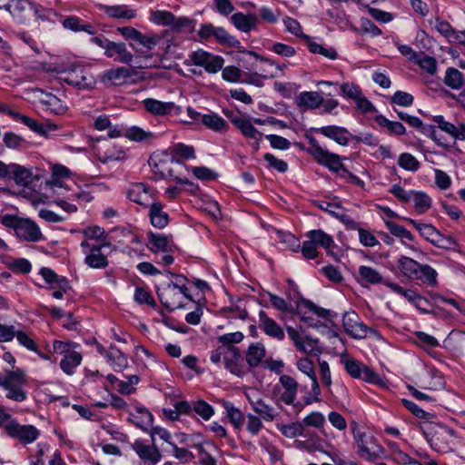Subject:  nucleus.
Masks as SVG:
<instances>
[{"label":"nucleus","mask_w":465,"mask_h":465,"mask_svg":"<svg viewBox=\"0 0 465 465\" xmlns=\"http://www.w3.org/2000/svg\"><path fill=\"white\" fill-rule=\"evenodd\" d=\"M370 441L365 440V438H359L357 440L358 454L367 460H374L383 452L381 445L372 441L373 438H368Z\"/></svg>","instance_id":"15"},{"label":"nucleus","mask_w":465,"mask_h":465,"mask_svg":"<svg viewBox=\"0 0 465 465\" xmlns=\"http://www.w3.org/2000/svg\"><path fill=\"white\" fill-rule=\"evenodd\" d=\"M104 11L110 17L114 18L131 19L135 16V12L126 5L105 6Z\"/></svg>","instance_id":"41"},{"label":"nucleus","mask_w":465,"mask_h":465,"mask_svg":"<svg viewBox=\"0 0 465 465\" xmlns=\"http://www.w3.org/2000/svg\"><path fill=\"white\" fill-rule=\"evenodd\" d=\"M193 173L198 179H201L203 181H213L215 180L218 176V174L215 172L204 166L193 167Z\"/></svg>","instance_id":"64"},{"label":"nucleus","mask_w":465,"mask_h":465,"mask_svg":"<svg viewBox=\"0 0 465 465\" xmlns=\"http://www.w3.org/2000/svg\"><path fill=\"white\" fill-rule=\"evenodd\" d=\"M27 377L22 369L5 370L0 372V387L5 391V397L16 402H22L27 398L24 387Z\"/></svg>","instance_id":"1"},{"label":"nucleus","mask_w":465,"mask_h":465,"mask_svg":"<svg viewBox=\"0 0 465 465\" xmlns=\"http://www.w3.org/2000/svg\"><path fill=\"white\" fill-rule=\"evenodd\" d=\"M308 41V47L310 52L313 54H319L326 58L334 60L337 58V52L332 47H325L314 41H312L311 38Z\"/></svg>","instance_id":"42"},{"label":"nucleus","mask_w":465,"mask_h":465,"mask_svg":"<svg viewBox=\"0 0 465 465\" xmlns=\"http://www.w3.org/2000/svg\"><path fill=\"white\" fill-rule=\"evenodd\" d=\"M232 24L241 32L249 33L256 29L259 22L258 17L253 14L234 13L230 18Z\"/></svg>","instance_id":"14"},{"label":"nucleus","mask_w":465,"mask_h":465,"mask_svg":"<svg viewBox=\"0 0 465 465\" xmlns=\"http://www.w3.org/2000/svg\"><path fill=\"white\" fill-rule=\"evenodd\" d=\"M279 381L284 389V391L281 395V400L288 405L292 404L297 395L298 382L295 379L286 374L281 375Z\"/></svg>","instance_id":"20"},{"label":"nucleus","mask_w":465,"mask_h":465,"mask_svg":"<svg viewBox=\"0 0 465 465\" xmlns=\"http://www.w3.org/2000/svg\"><path fill=\"white\" fill-rule=\"evenodd\" d=\"M222 69V75L223 80L231 83H237L241 81L242 72L240 68L230 65Z\"/></svg>","instance_id":"59"},{"label":"nucleus","mask_w":465,"mask_h":465,"mask_svg":"<svg viewBox=\"0 0 465 465\" xmlns=\"http://www.w3.org/2000/svg\"><path fill=\"white\" fill-rule=\"evenodd\" d=\"M193 409L204 420H209L213 414V407L203 400H199L194 402Z\"/></svg>","instance_id":"58"},{"label":"nucleus","mask_w":465,"mask_h":465,"mask_svg":"<svg viewBox=\"0 0 465 465\" xmlns=\"http://www.w3.org/2000/svg\"><path fill=\"white\" fill-rule=\"evenodd\" d=\"M435 451L445 454L452 450V447L445 441V438H425Z\"/></svg>","instance_id":"54"},{"label":"nucleus","mask_w":465,"mask_h":465,"mask_svg":"<svg viewBox=\"0 0 465 465\" xmlns=\"http://www.w3.org/2000/svg\"><path fill=\"white\" fill-rule=\"evenodd\" d=\"M259 319L260 327L267 335L278 340H282L284 338V331L282 327L274 320L268 317L263 311L259 312Z\"/></svg>","instance_id":"21"},{"label":"nucleus","mask_w":465,"mask_h":465,"mask_svg":"<svg viewBox=\"0 0 465 465\" xmlns=\"http://www.w3.org/2000/svg\"><path fill=\"white\" fill-rule=\"evenodd\" d=\"M106 359L115 371H122L128 366V359L126 355H124L115 346H110Z\"/></svg>","instance_id":"28"},{"label":"nucleus","mask_w":465,"mask_h":465,"mask_svg":"<svg viewBox=\"0 0 465 465\" xmlns=\"http://www.w3.org/2000/svg\"><path fill=\"white\" fill-rule=\"evenodd\" d=\"M59 79L79 89H92L95 80L89 71L82 65L74 64L59 73Z\"/></svg>","instance_id":"4"},{"label":"nucleus","mask_w":465,"mask_h":465,"mask_svg":"<svg viewBox=\"0 0 465 465\" xmlns=\"http://www.w3.org/2000/svg\"><path fill=\"white\" fill-rule=\"evenodd\" d=\"M81 361V353L74 351L64 356L60 361V368L65 374L73 375L75 368L80 365Z\"/></svg>","instance_id":"32"},{"label":"nucleus","mask_w":465,"mask_h":465,"mask_svg":"<svg viewBox=\"0 0 465 465\" xmlns=\"http://www.w3.org/2000/svg\"><path fill=\"white\" fill-rule=\"evenodd\" d=\"M283 24L286 27V30L288 32H290L291 34H292L296 36L304 38L306 40H310V36H308L307 35H304L302 33V29L300 23L297 20H295L294 18L286 16L283 19Z\"/></svg>","instance_id":"51"},{"label":"nucleus","mask_w":465,"mask_h":465,"mask_svg":"<svg viewBox=\"0 0 465 465\" xmlns=\"http://www.w3.org/2000/svg\"><path fill=\"white\" fill-rule=\"evenodd\" d=\"M277 235L280 241L286 243L292 251L298 252L301 248L299 240L293 234L278 231Z\"/></svg>","instance_id":"61"},{"label":"nucleus","mask_w":465,"mask_h":465,"mask_svg":"<svg viewBox=\"0 0 465 465\" xmlns=\"http://www.w3.org/2000/svg\"><path fill=\"white\" fill-rule=\"evenodd\" d=\"M269 299L272 305L278 311L284 312V313H298L301 314L302 309H301V302L300 300L296 302V306H292V304L287 303V302L273 293L269 292Z\"/></svg>","instance_id":"29"},{"label":"nucleus","mask_w":465,"mask_h":465,"mask_svg":"<svg viewBox=\"0 0 465 465\" xmlns=\"http://www.w3.org/2000/svg\"><path fill=\"white\" fill-rule=\"evenodd\" d=\"M33 5L29 0H12L10 15L20 22H23Z\"/></svg>","instance_id":"35"},{"label":"nucleus","mask_w":465,"mask_h":465,"mask_svg":"<svg viewBox=\"0 0 465 465\" xmlns=\"http://www.w3.org/2000/svg\"><path fill=\"white\" fill-rule=\"evenodd\" d=\"M299 371L306 374L311 380L317 378L312 361L308 358L301 359L297 361Z\"/></svg>","instance_id":"63"},{"label":"nucleus","mask_w":465,"mask_h":465,"mask_svg":"<svg viewBox=\"0 0 465 465\" xmlns=\"http://www.w3.org/2000/svg\"><path fill=\"white\" fill-rule=\"evenodd\" d=\"M413 96L406 92L397 91L390 97L391 104H395L401 106H411L413 104Z\"/></svg>","instance_id":"55"},{"label":"nucleus","mask_w":465,"mask_h":465,"mask_svg":"<svg viewBox=\"0 0 465 465\" xmlns=\"http://www.w3.org/2000/svg\"><path fill=\"white\" fill-rule=\"evenodd\" d=\"M127 197L130 201L148 207L153 202V193L144 183H138L130 186L127 190Z\"/></svg>","instance_id":"11"},{"label":"nucleus","mask_w":465,"mask_h":465,"mask_svg":"<svg viewBox=\"0 0 465 465\" xmlns=\"http://www.w3.org/2000/svg\"><path fill=\"white\" fill-rule=\"evenodd\" d=\"M131 76V72L126 67H118L116 69H111L106 72L102 76L103 81H109L113 84H120L123 81L129 78Z\"/></svg>","instance_id":"33"},{"label":"nucleus","mask_w":465,"mask_h":465,"mask_svg":"<svg viewBox=\"0 0 465 465\" xmlns=\"http://www.w3.org/2000/svg\"><path fill=\"white\" fill-rule=\"evenodd\" d=\"M12 168L11 179L15 180L16 184L26 186L32 183V173L30 170L16 163Z\"/></svg>","instance_id":"36"},{"label":"nucleus","mask_w":465,"mask_h":465,"mask_svg":"<svg viewBox=\"0 0 465 465\" xmlns=\"http://www.w3.org/2000/svg\"><path fill=\"white\" fill-rule=\"evenodd\" d=\"M342 324L345 331L354 339H363L368 333L377 334V331L369 328L361 321L355 312H347L343 314Z\"/></svg>","instance_id":"8"},{"label":"nucleus","mask_w":465,"mask_h":465,"mask_svg":"<svg viewBox=\"0 0 465 465\" xmlns=\"http://www.w3.org/2000/svg\"><path fill=\"white\" fill-rule=\"evenodd\" d=\"M398 267L402 274L410 280L420 281L431 287L438 285V273L428 264H420L410 257L401 256L398 261Z\"/></svg>","instance_id":"2"},{"label":"nucleus","mask_w":465,"mask_h":465,"mask_svg":"<svg viewBox=\"0 0 465 465\" xmlns=\"http://www.w3.org/2000/svg\"><path fill=\"white\" fill-rule=\"evenodd\" d=\"M128 139L135 142H142L153 136L152 133L145 132L137 126L128 128L124 134Z\"/></svg>","instance_id":"52"},{"label":"nucleus","mask_w":465,"mask_h":465,"mask_svg":"<svg viewBox=\"0 0 465 465\" xmlns=\"http://www.w3.org/2000/svg\"><path fill=\"white\" fill-rule=\"evenodd\" d=\"M198 450H200L201 457L199 458V463L201 465H216V460L211 456L208 450L215 449V446L211 442H205L204 444H199Z\"/></svg>","instance_id":"50"},{"label":"nucleus","mask_w":465,"mask_h":465,"mask_svg":"<svg viewBox=\"0 0 465 465\" xmlns=\"http://www.w3.org/2000/svg\"><path fill=\"white\" fill-rule=\"evenodd\" d=\"M243 337L241 331H235L218 337V341L223 344L222 347H234L233 344L241 342Z\"/></svg>","instance_id":"57"},{"label":"nucleus","mask_w":465,"mask_h":465,"mask_svg":"<svg viewBox=\"0 0 465 465\" xmlns=\"http://www.w3.org/2000/svg\"><path fill=\"white\" fill-rule=\"evenodd\" d=\"M306 236L316 246L324 249H330L335 246L332 237L322 230H312L306 233Z\"/></svg>","instance_id":"30"},{"label":"nucleus","mask_w":465,"mask_h":465,"mask_svg":"<svg viewBox=\"0 0 465 465\" xmlns=\"http://www.w3.org/2000/svg\"><path fill=\"white\" fill-rule=\"evenodd\" d=\"M225 368L233 375H242V356L236 347H226L223 357Z\"/></svg>","instance_id":"13"},{"label":"nucleus","mask_w":465,"mask_h":465,"mask_svg":"<svg viewBox=\"0 0 465 465\" xmlns=\"http://www.w3.org/2000/svg\"><path fill=\"white\" fill-rule=\"evenodd\" d=\"M138 411L142 415L143 423H137V425L141 427L143 431H149L151 429V436H167L166 432L163 429L153 427V415L149 411L143 409H138Z\"/></svg>","instance_id":"34"},{"label":"nucleus","mask_w":465,"mask_h":465,"mask_svg":"<svg viewBox=\"0 0 465 465\" xmlns=\"http://www.w3.org/2000/svg\"><path fill=\"white\" fill-rule=\"evenodd\" d=\"M318 340L306 337L304 341L297 344V349L307 355L319 356L322 353V350L315 346Z\"/></svg>","instance_id":"49"},{"label":"nucleus","mask_w":465,"mask_h":465,"mask_svg":"<svg viewBox=\"0 0 465 465\" xmlns=\"http://www.w3.org/2000/svg\"><path fill=\"white\" fill-rule=\"evenodd\" d=\"M295 446L305 450L308 452L321 451L330 455L328 450L329 444L322 438H307L305 440H295Z\"/></svg>","instance_id":"23"},{"label":"nucleus","mask_w":465,"mask_h":465,"mask_svg":"<svg viewBox=\"0 0 465 465\" xmlns=\"http://www.w3.org/2000/svg\"><path fill=\"white\" fill-rule=\"evenodd\" d=\"M102 245L91 247V253L85 257V263L95 269L105 268L108 264L107 258L101 253Z\"/></svg>","instance_id":"31"},{"label":"nucleus","mask_w":465,"mask_h":465,"mask_svg":"<svg viewBox=\"0 0 465 465\" xmlns=\"http://www.w3.org/2000/svg\"><path fill=\"white\" fill-rule=\"evenodd\" d=\"M30 94L35 103L41 104L45 110L54 114H63L66 111L65 104L51 93H46L40 88H34Z\"/></svg>","instance_id":"9"},{"label":"nucleus","mask_w":465,"mask_h":465,"mask_svg":"<svg viewBox=\"0 0 465 465\" xmlns=\"http://www.w3.org/2000/svg\"><path fill=\"white\" fill-rule=\"evenodd\" d=\"M313 130L330 139L334 140L337 143L341 145H347L349 143L348 134H350V133L344 127L337 125H328L321 128H316Z\"/></svg>","instance_id":"17"},{"label":"nucleus","mask_w":465,"mask_h":465,"mask_svg":"<svg viewBox=\"0 0 465 465\" xmlns=\"http://www.w3.org/2000/svg\"><path fill=\"white\" fill-rule=\"evenodd\" d=\"M173 158L180 157L182 159H193L195 158V151L193 146L183 143H176L171 148Z\"/></svg>","instance_id":"45"},{"label":"nucleus","mask_w":465,"mask_h":465,"mask_svg":"<svg viewBox=\"0 0 465 465\" xmlns=\"http://www.w3.org/2000/svg\"><path fill=\"white\" fill-rule=\"evenodd\" d=\"M444 83L452 89H459L462 85V74L456 68H448Z\"/></svg>","instance_id":"47"},{"label":"nucleus","mask_w":465,"mask_h":465,"mask_svg":"<svg viewBox=\"0 0 465 465\" xmlns=\"http://www.w3.org/2000/svg\"><path fill=\"white\" fill-rule=\"evenodd\" d=\"M232 123L245 137L255 140L256 144H259V141L262 139V134L260 133L249 120L244 118H232Z\"/></svg>","instance_id":"25"},{"label":"nucleus","mask_w":465,"mask_h":465,"mask_svg":"<svg viewBox=\"0 0 465 465\" xmlns=\"http://www.w3.org/2000/svg\"><path fill=\"white\" fill-rule=\"evenodd\" d=\"M143 104L146 111L160 116L168 114L174 107L173 103H163L153 98L143 100Z\"/></svg>","instance_id":"26"},{"label":"nucleus","mask_w":465,"mask_h":465,"mask_svg":"<svg viewBox=\"0 0 465 465\" xmlns=\"http://www.w3.org/2000/svg\"><path fill=\"white\" fill-rule=\"evenodd\" d=\"M105 55L114 61L130 64L133 61V54L127 50L124 43L113 42L109 45Z\"/></svg>","instance_id":"18"},{"label":"nucleus","mask_w":465,"mask_h":465,"mask_svg":"<svg viewBox=\"0 0 465 465\" xmlns=\"http://www.w3.org/2000/svg\"><path fill=\"white\" fill-rule=\"evenodd\" d=\"M300 302H301V307L302 306L306 307L308 310L312 311L319 317L326 318L331 314V312L329 310L321 308V307L315 305L310 300H307L302 296L300 297Z\"/></svg>","instance_id":"62"},{"label":"nucleus","mask_w":465,"mask_h":465,"mask_svg":"<svg viewBox=\"0 0 465 465\" xmlns=\"http://www.w3.org/2000/svg\"><path fill=\"white\" fill-rule=\"evenodd\" d=\"M148 207H150L149 217L152 225L159 229L166 227L169 223V215L163 211V205L159 202H152Z\"/></svg>","instance_id":"19"},{"label":"nucleus","mask_w":465,"mask_h":465,"mask_svg":"<svg viewBox=\"0 0 465 465\" xmlns=\"http://www.w3.org/2000/svg\"><path fill=\"white\" fill-rule=\"evenodd\" d=\"M420 234L428 242L437 247H446L444 241H451V237H445L436 230L431 224L425 223L423 227L420 228Z\"/></svg>","instance_id":"24"},{"label":"nucleus","mask_w":465,"mask_h":465,"mask_svg":"<svg viewBox=\"0 0 465 465\" xmlns=\"http://www.w3.org/2000/svg\"><path fill=\"white\" fill-rule=\"evenodd\" d=\"M322 103L323 97L318 92H302L298 95L296 100V104L299 107L311 110L320 107Z\"/></svg>","instance_id":"22"},{"label":"nucleus","mask_w":465,"mask_h":465,"mask_svg":"<svg viewBox=\"0 0 465 465\" xmlns=\"http://www.w3.org/2000/svg\"><path fill=\"white\" fill-rule=\"evenodd\" d=\"M266 351L264 346L260 343H252L249 346L246 351V361L250 368H256L262 361V359L265 357Z\"/></svg>","instance_id":"27"},{"label":"nucleus","mask_w":465,"mask_h":465,"mask_svg":"<svg viewBox=\"0 0 465 465\" xmlns=\"http://www.w3.org/2000/svg\"><path fill=\"white\" fill-rule=\"evenodd\" d=\"M0 427L5 428V431L9 436H38L40 431L33 425H20L16 420H11L5 407H0Z\"/></svg>","instance_id":"6"},{"label":"nucleus","mask_w":465,"mask_h":465,"mask_svg":"<svg viewBox=\"0 0 465 465\" xmlns=\"http://www.w3.org/2000/svg\"><path fill=\"white\" fill-rule=\"evenodd\" d=\"M151 20L156 25L173 26V24L175 22V16L172 12L156 10L152 12Z\"/></svg>","instance_id":"43"},{"label":"nucleus","mask_w":465,"mask_h":465,"mask_svg":"<svg viewBox=\"0 0 465 465\" xmlns=\"http://www.w3.org/2000/svg\"><path fill=\"white\" fill-rule=\"evenodd\" d=\"M359 275L361 284H378L382 282L381 274L377 270L369 266H361L359 268Z\"/></svg>","instance_id":"37"},{"label":"nucleus","mask_w":465,"mask_h":465,"mask_svg":"<svg viewBox=\"0 0 465 465\" xmlns=\"http://www.w3.org/2000/svg\"><path fill=\"white\" fill-rule=\"evenodd\" d=\"M213 37L221 45H225L230 47H236L240 44L234 36L231 35L223 27H216Z\"/></svg>","instance_id":"44"},{"label":"nucleus","mask_w":465,"mask_h":465,"mask_svg":"<svg viewBox=\"0 0 465 465\" xmlns=\"http://www.w3.org/2000/svg\"><path fill=\"white\" fill-rule=\"evenodd\" d=\"M305 138L311 144V148L307 149V153L311 154L317 163L328 167L333 172H341V173H347V169L341 163V157L338 154L323 149L313 136L305 134Z\"/></svg>","instance_id":"3"},{"label":"nucleus","mask_w":465,"mask_h":465,"mask_svg":"<svg viewBox=\"0 0 465 465\" xmlns=\"http://www.w3.org/2000/svg\"><path fill=\"white\" fill-rule=\"evenodd\" d=\"M94 150L97 159L103 163L124 158V151L122 148H117L114 143L105 138L98 139Z\"/></svg>","instance_id":"7"},{"label":"nucleus","mask_w":465,"mask_h":465,"mask_svg":"<svg viewBox=\"0 0 465 465\" xmlns=\"http://www.w3.org/2000/svg\"><path fill=\"white\" fill-rule=\"evenodd\" d=\"M224 408L227 412V417L230 419L232 425L235 428L240 427L243 421L242 412L238 409L234 408L232 403L229 402L224 403Z\"/></svg>","instance_id":"56"},{"label":"nucleus","mask_w":465,"mask_h":465,"mask_svg":"<svg viewBox=\"0 0 465 465\" xmlns=\"http://www.w3.org/2000/svg\"><path fill=\"white\" fill-rule=\"evenodd\" d=\"M186 64H194L203 66L209 74H216L224 64V59L222 56L214 55L203 49H198L189 55V59L184 62Z\"/></svg>","instance_id":"5"},{"label":"nucleus","mask_w":465,"mask_h":465,"mask_svg":"<svg viewBox=\"0 0 465 465\" xmlns=\"http://www.w3.org/2000/svg\"><path fill=\"white\" fill-rule=\"evenodd\" d=\"M137 43L143 45L148 50H151L153 46L159 45L161 44H164V39L163 35H143L140 32V36L137 38Z\"/></svg>","instance_id":"48"},{"label":"nucleus","mask_w":465,"mask_h":465,"mask_svg":"<svg viewBox=\"0 0 465 465\" xmlns=\"http://www.w3.org/2000/svg\"><path fill=\"white\" fill-rule=\"evenodd\" d=\"M202 123L215 132L223 131L228 127L226 122L222 117L214 114H203L202 117Z\"/></svg>","instance_id":"39"},{"label":"nucleus","mask_w":465,"mask_h":465,"mask_svg":"<svg viewBox=\"0 0 465 465\" xmlns=\"http://www.w3.org/2000/svg\"><path fill=\"white\" fill-rule=\"evenodd\" d=\"M170 238L171 237L163 234L154 233L152 232H149L148 240L151 245L150 250L154 252H166Z\"/></svg>","instance_id":"38"},{"label":"nucleus","mask_w":465,"mask_h":465,"mask_svg":"<svg viewBox=\"0 0 465 465\" xmlns=\"http://www.w3.org/2000/svg\"><path fill=\"white\" fill-rule=\"evenodd\" d=\"M15 234L23 241L36 242L42 240L43 234L38 225L32 220L22 218Z\"/></svg>","instance_id":"10"},{"label":"nucleus","mask_w":465,"mask_h":465,"mask_svg":"<svg viewBox=\"0 0 465 465\" xmlns=\"http://www.w3.org/2000/svg\"><path fill=\"white\" fill-rule=\"evenodd\" d=\"M414 64H418L421 69L430 74H433L437 70L436 59L429 55H419Z\"/></svg>","instance_id":"53"},{"label":"nucleus","mask_w":465,"mask_h":465,"mask_svg":"<svg viewBox=\"0 0 465 465\" xmlns=\"http://www.w3.org/2000/svg\"><path fill=\"white\" fill-rule=\"evenodd\" d=\"M411 199L414 202V207L419 213H423L431 207L430 197L423 192L413 191Z\"/></svg>","instance_id":"40"},{"label":"nucleus","mask_w":465,"mask_h":465,"mask_svg":"<svg viewBox=\"0 0 465 465\" xmlns=\"http://www.w3.org/2000/svg\"><path fill=\"white\" fill-rule=\"evenodd\" d=\"M398 164L404 170L416 172L420 168V162L411 153H403L398 158Z\"/></svg>","instance_id":"46"},{"label":"nucleus","mask_w":465,"mask_h":465,"mask_svg":"<svg viewBox=\"0 0 465 465\" xmlns=\"http://www.w3.org/2000/svg\"><path fill=\"white\" fill-rule=\"evenodd\" d=\"M157 296L161 303L169 312H173L175 309L183 307L179 294L175 292L173 286H170V283H168L162 291H158Z\"/></svg>","instance_id":"16"},{"label":"nucleus","mask_w":465,"mask_h":465,"mask_svg":"<svg viewBox=\"0 0 465 465\" xmlns=\"http://www.w3.org/2000/svg\"><path fill=\"white\" fill-rule=\"evenodd\" d=\"M153 440L154 438H152L151 444H144L140 440H136L133 444V448L141 460L149 461L152 464H156L160 461L162 455L158 448L154 445Z\"/></svg>","instance_id":"12"},{"label":"nucleus","mask_w":465,"mask_h":465,"mask_svg":"<svg viewBox=\"0 0 465 465\" xmlns=\"http://www.w3.org/2000/svg\"><path fill=\"white\" fill-rule=\"evenodd\" d=\"M253 409L255 412L260 414L266 420H272L275 417L273 409L265 404L262 401H258Z\"/></svg>","instance_id":"60"}]
</instances>
